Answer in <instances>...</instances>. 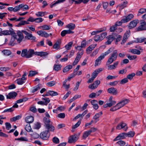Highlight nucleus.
I'll return each mask as SVG.
<instances>
[{
	"mask_svg": "<svg viewBox=\"0 0 146 146\" xmlns=\"http://www.w3.org/2000/svg\"><path fill=\"white\" fill-rule=\"evenodd\" d=\"M134 17L133 14H129L127 16L123 17L120 21L116 22L115 25L117 27V26H120L123 23H127L130 21Z\"/></svg>",
	"mask_w": 146,
	"mask_h": 146,
	"instance_id": "1",
	"label": "nucleus"
},
{
	"mask_svg": "<svg viewBox=\"0 0 146 146\" xmlns=\"http://www.w3.org/2000/svg\"><path fill=\"white\" fill-rule=\"evenodd\" d=\"M118 56L117 51V50H114L111 54L110 57L108 58L106 62V64L109 65L115 61L117 59Z\"/></svg>",
	"mask_w": 146,
	"mask_h": 146,
	"instance_id": "2",
	"label": "nucleus"
},
{
	"mask_svg": "<svg viewBox=\"0 0 146 146\" xmlns=\"http://www.w3.org/2000/svg\"><path fill=\"white\" fill-rule=\"evenodd\" d=\"M112 51V49L111 48H109L107 51L104 52L103 55H100L96 60L95 66H96L98 65V62L104 58L107 55L111 52Z\"/></svg>",
	"mask_w": 146,
	"mask_h": 146,
	"instance_id": "3",
	"label": "nucleus"
},
{
	"mask_svg": "<svg viewBox=\"0 0 146 146\" xmlns=\"http://www.w3.org/2000/svg\"><path fill=\"white\" fill-rule=\"evenodd\" d=\"M106 32L102 33L100 35H96L94 37V40L96 42L100 41L102 40L106 36Z\"/></svg>",
	"mask_w": 146,
	"mask_h": 146,
	"instance_id": "4",
	"label": "nucleus"
},
{
	"mask_svg": "<svg viewBox=\"0 0 146 146\" xmlns=\"http://www.w3.org/2000/svg\"><path fill=\"white\" fill-rule=\"evenodd\" d=\"M117 35L116 33H112V35H109L107 37L108 40L105 42V44L109 45L111 43V42L114 40L115 39Z\"/></svg>",
	"mask_w": 146,
	"mask_h": 146,
	"instance_id": "5",
	"label": "nucleus"
},
{
	"mask_svg": "<svg viewBox=\"0 0 146 146\" xmlns=\"http://www.w3.org/2000/svg\"><path fill=\"white\" fill-rule=\"evenodd\" d=\"M22 32L26 36H25V38L27 40H32L33 41H35L36 38L33 35L30 33H28L27 31L22 30Z\"/></svg>",
	"mask_w": 146,
	"mask_h": 146,
	"instance_id": "6",
	"label": "nucleus"
},
{
	"mask_svg": "<svg viewBox=\"0 0 146 146\" xmlns=\"http://www.w3.org/2000/svg\"><path fill=\"white\" fill-rule=\"evenodd\" d=\"M146 30V22L144 20L141 21L140 25L136 28L137 31H140Z\"/></svg>",
	"mask_w": 146,
	"mask_h": 146,
	"instance_id": "7",
	"label": "nucleus"
},
{
	"mask_svg": "<svg viewBox=\"0 0 146 146\" xmlns=\"http://www.w3.org/2000/svg\"><path fill=\"white\" fill-rule=\"evenodd\" d=\"M121 129H123L125 131H126L128 129L127 124L123 121H122L116 127L117 129L120 130Z\"/></svg>",
	"mask_w": 146,
	"mask_h": 146,
	"instance_id": "8",
	"label": "nucleus"
},
{
	"mask_svg": "<svg viewBox=\"0 0 146 146\" xmlns=\"http://www.w3.org/2000/svg\"><path fill=\"white\" fill-rule=\"evenodd\" d=\"M47 131H44L40 133V137L43 140H47L49 138L50 134Z\"/></svg>",
	"mask_w": 146,
	"mask_h": 146,
	"instance_id": "9",
	"label": "nucleus"
},
{
	"mask_svg": "<svg viewBox=\"0 0 146 146\" xmlns=\"http://www.w3.org/2000/svg\"><path fill=\"white\" fill-rule=\"evenodd\" d=\"M79 138L78 136L76 134L70 136L68 138V142L72 143L76 142Z\"/></svg>",
	"mask_w": 146,
	"mask_h": 146,
	"instance_id": "10",
	"label": "nucleus"
},
{
	"mask_svg": "<svg viewBox=\"0 0 146 146\" xmlns=\"http://www.w3.org/2000/svg\"><path fill=\"white\" fill-rule=\"evenodd\" d=\"M52 123H50L47 125H44V126L46 129L45 131H47L48 133L50 131H54V130L55 128Z\"/></svg>",
	"mask_w": 146,
	"mask_h": 146,
	"instance_id": "11",
	"label": "nucleus"
},
{
	"mask_svg": "<svg viewBox=\"0 0 146 146\" xmlns=\"http://www.w3.org/2000/svg\"><path fill=\"white\" fill-rule=\"evenodd\" d=\"M139 23V21L138 19H135L131 21L129 23V29H131L135 27Z\"/></svg>",
	"mask_w": 146,
	"mask_h": 146,
	"instance_id": "12",
	"label": "nucleus"
},
{
	"mask_svg": "<svg viewBox=\"0 0 146 146\" xmlns=\"http://www.w3.org/2000/svg\"><path fill=\"white\" fill-rule=\"evenodd\" d=\"M129 100L128 99L122 100L116 104L117 106L118 107V109H119L127 104L129 102Z\"/></svg>",
	"mask_w": 146,
	"mask_h": 146,
	"instance_id": "13",
	"label": "nucleus"
},
{
	"mask_svg": "<svg viewBox=\"0 0 146 146\" xmlns=\"http://www.w3.org/2000/svg\"><path fill=\"white\" fill-rule=\"evenodd\" d=\"M23 33L22 32V31H18L17 32V33L19 38H17V42L19 43L22 41L23 39L24 38V36L23 34Z\"/></svg>",
	"mask_w": 146,
	"mask_h": 146,
	"instance_id": "14",
	"label": "nucleus"
},
{
	"mask_svg": "<svg viewBox=\"0 0 146 146\" xmlns=\"http://www.w3.org/2000/svg\"><path fill=\"white\" fill-rule=\"evenodd\" d=\"M116 30H117L116 32L118 33H120L123 31V29L120 28H119L117 29V27L115 24L110 27V32H114Z\"/></svg>",
	"mask_w": 146,
	"mask_h": 146,
	"instance_id": "15",
	"label": "nucleus"
},
{
	"mask_svg": "<svg viewBox=\"0 0 146 146\" xmlns=\"http://www.w3.org/2000/svg\"><path fill=\"white\" fill-rule=\"evenodd\" d=\"M17 36L13 35L11 36V40L10 41V45L13 46L17 44Z\"/></svg>",
	"mask_w": 146,
	"mask_h": 146,
	"instance_id": "16",
	"label": "nucleus"
},
{
	"mask_svg": "<svg viewBox=\"0 0 146 146\" xmlns=\"http://www.w3.org/2000/svg\"><path fill=\"white\" fill-rule=\"evenodd\" d=\"M107 91L109 93L113 95H116L118 93L117 90L113 87L108 88Z\"/></svg>",
	"mask_w": 146,
	"mask_h": 146,
	"instance_id": "17",
	"label": "nucleus"
},
{
	"mask_svg": "<svg viewBox=\"0 0 146 146\" xmlns=\"http://www.w3.org/2000/svg\"><path fill=\"white\" fill-rule=\"evenodd\" d=\"M100 83V81L99 80H97L95 81L91 85L89 86L88 88L92 89H94L98 87V86Z\"/></svg>",
	"mask_w": 146,
	"mask_h": 146,
	"instance_id": "18",
	"label": "nucleus"
},
{
	"mask_svg": "<svg viewBox=\"0 0 146 146\" xmlns=\"http://www.w3.org/2000/svg\"><path fill=\"white\" fill-rule=\"evenodd\" d=\"M37 33L42 37L47 38L49 36V34L44 31H37Z\"/></svg>",
	"mask_w": 146,
	"mask_h": 146,
	"instance_id": "19",
	"label": "nucleus"
},
{
	"mask_svg": "<svg viewBox=\"0 0 146 146\" xmlns=\"http://www.w3.org/2000/svg\"><path fill=\"white\" fill-rule=\"evenodd\" d=\"M96 44H93L91 45L88 47L86 49V51L87 54H90L92 51L94 49V48L96 46Z\"/></svg>",
	"mask_w": 146,
	"mask_h": 146,
	"instance_id": "20",
	"label": "nucleus"
},
{
	"mask_svg": "<svg viewBox=\"0 0 146 146\" xmlns=\"http://www.w3.org/2000/svg\"><path fill=\"white\" fill-rule=\"evenodd\" d=\"M34 53V50L33 49H29L27 50V58H30L33 56Z\"/></svg>",
	"mask_w": 146,
	"mask_h": 146,
	"instance_id": "21",
	"label": "nucleus"
},
{
	"mask_svg": "<svg viewBox=\"0 0 146 146\" xmlns=\"http://www.w3.org/2000/svg\"><path fill=\"white\" fill-rule=\"evenodd\" d=\"M92 105L93 106V107L95 110H97L99 106L97 104L98 101L96 100H92L90 102Z\"/></svg>",
	"mask_w": 146,
	"mask_h": 146,
	"instance_id": "22",
	"label": "nucleus"
},
{
	"mask_svg": "<svg viewBox=\"0 0 146 146\" xmlns=\"http://www.w3.org/2000/svg\"><path fill=\"white\" fill-rule=\"evenodd\" d=\"M102 114V112L100 111L96 114L94 116L93 119H94L95 122L96 123L99 121V118Z\"/></svg>",
	"mask_w": 146,
	"mask_h": 146,
	"instance_id": "23",
	"label": "nucleus"
},
{
	"mask_svg": "<svg viewBox=\"0 0 146 146\" xmlns=\"http://www.w3.org/2000/svg\"><path fill=\"white\" fill-rule=\"evenodd\" d=\"M26 78H23L17 79L16 80L17 83L18 85H22L25 82L24 80H26Z\"/></svg>",
	"mask_w": 146,
	"mask_h": 146,
	"instance_id": "24",
	"label": "nucleus"
},
{
	"mask_svg": "<svg viewBox=\"0 0 146 146\" xmlns=\"http://www.w3.org/2000/svg\"><path fill=\"white\" fill-rule=\"evenodd\" d=\"M25 121L27 123H31L34 121V117L32 116H27L26 117Z\"/></svg>",
	"mask_w": 146,
	"mask_h": 146,
	"instance_id": "25",
	"label": "nucleus"
},
{
	"mask_svg": "<svg viewBox=\"0 0 146 146\" xmlns=\"http://www.w3.org/2000/svg\"><path fill=\"white\" fill-rule=\"evenodd\" d=\"M119 63L118 61H116L115 62L113 65H110L108 66V69L113 70L115 69Z\"/></svg>",
	"mask_w": 146,
	"mask_h": 146,
	"instance_id": "26",
	"label": "nucleus"
},
{
	"mask_svg": "<svg viewBox=\"0 0 146 146\" xmlns=\"http://www.w3.org/2000/svg\"><path fill=\"white\" fill-rule=\"evenodd\" d=\"M43 121L44 124V125H46L50 123H52L50 119L46 117H44L43 119Z\"/></svg>",
	"mask_w": 146,
	"mask_h": 146,
	"instance_id": "27",
	"label": "nucleus"
},
{
	"mask_svg": "<svg viewBox=\"0 0 146 146\" xmlns=\"http://www.w3.org/2000/svg\"><path fill=\"white\" fill-rule=\"evenodd\" d=\"M66 27L72 30L74 29L75 27V25L73 23H70L66 26Z\"/></svg>",
	"mask_w": 146,
	"mask_h": 146,
	"instance_id": "28",
	"label": "nucleus"
},
{
	"mask_svg": "<svg viewBox=\"0 0 146 146\" xmlns=\"http://www.w3.org/2000/svg\"><path fill=\"white\" fill-rule=\"evenodd\" d=\"M17 94L15 92H10V99L15 98L17 96Z\"/></svg>",
	"mask_w": 146,
	"mask_h": 146,
	"instance_id": "29",
	"label": "nucleus"
},
{
	"mask_svg": "<svg viewBox=\"0 0 146 146\" xmlns=\"http://www.w3.org/2000/svg\"><path fill=\"white\" fill-rule=\"evenodd\" d=\"M125 138L124 137L123 133H120L117 136L115 139L113 141H115L119 140L120 139H123Z\"/></svg>",
	"mask_w": 146,
	"mask_h": 146,
	"instance_id": "30",
	"label": "nucleus"
},
{
	"mask_svg": "<svg viewBox=\"0 0 146 146\" xmlns=\"http://www.w3.org/2000/svg\"><path fill=\"white\" fill-rule=\"evenodd\" d=\"M21 117V115H18L16 117H14L11 118L10 120L11 122H14L17 120L20 119Z\"/></svg>",
	"mask_w": 146,
	"mask_h": 146,
	"instance_id": "31",
	"label": "nucleus"
},
{
	"mask_svg": "<svg viewBox=\"0 0 146 146\" xmlns=\"http://www.w3.org/2000/svg\"><path fill=\"white\" fill-rule=\"evenodd\" d=\"M72 66L71 65H68L65 67L63 69V71L64 72H68L69 70L72 68Z\"/></svg>",
	"mask_w": 146,
	"mask_h": 146,
	"instance_id": "32",
	"label": "nucleus"
},
{
	"mask_svg": "<svg viewBox=\"0 0 146 146\" xmlns=\"http://www.w3.org/2000/svg\"><path fill=\"white\" fill-rule=\"evenodd\" d=\"M127 3V2L126 1H125L123 3L120 4L118 5L120 7V9H123L124 8L126 7V5Z\"/></svg>",
	"mask_w": 146,
	"mask_h": 146,
	"instance_id": "33",
	"label": "nucleus"
},
{
	"mask_svg": "<svg viewBox=\"0 0 146 146\" xmlns=\"http://www.w3.org/2000/svg\"><path fill=\"white\" fill-rule=\"evenodd\" d=\"M130 52L133 54H140L141 53L140 51L136 49H131L130 50Z\"/></svg>",
	"mask_w": 146,
	"mask_h": 146,
	"instance_id": "34",
	"label": "nucleus"
},
{
	"mask_svg": "<svg viewBox=\"0 0 146 146\" xmlns=\"http://www.w3.org/2000/svg\"><path fill=\"white\" fill-rule=\"evenodd\" d=\"M40 88L38 85L33 87L31 90V92L33 93L40 89Z\"/></svg>",
	"mask_w": 146,
	"mask_h": 146,
	"instance_id": "35",
	"label": "nucleus"
},
{
	"mask_svg": "<svg viewBox=\"0 0 146 146\" xmlns=\"http://www.w3.org/2000/svg\"><path fill=\"white\" fill-rule=\"evenodd\" d=\"M27 49H23L22 50V53L21 54V56L22 57L25 56L26 58L27 55Z\"/></svg>",
	"mask_w": 146,
	"mask_h": 146,
	"instance_id": "36",
	"label": "nucleus"
},
{
	"mask_svg": "<svg viewBox=\"0 0 146 146\" xmlns=\"http://www.w3.org/2000/svg\"><path fill=\"white\" fill-rule=\"evenodd\" d=\"M73 44V42H70L68 43L65 46V48L67 50H69L71 48Z\"/></svg>",
	"mask_w": 146,
	"mask_h": 146,
	"instance_id": "37",
	"label": "nucleus"
},
{
	"mask_svg": "<svg viewBox=\"0 0 146 146\" xmlns=\"http://www.w3.org/2000/svg\"><path fill=\"white\" fill-rule=\"evenodd\" d=\"M48 93L49 94L50 96H57L58 95V94L57 92L49 90Z\"/></svg>",
	"mask_w": 146,
	"mask_h": 146,
	"instance_id": "38",
	"label": "nucleus"
},
{
	"mask_svg": "<svg viewBox=\"0 0 146 146\" xmlns=\"http://www.w3.org/2000/svg\"><path fill=\"white\" fill-rule=\"evenodd\" d=\"M145 12H146V9L141 8L139 10L137 15L138 16L140 15L141 14H143Z\"/></svg>",
	"mask_w": 146,
	"mask_h": 146,
	"instance_id": "39",
	"label": "nucleus"
},
{
	"mask_svg": "<svg viewBox=\"0 0 146 146\" xmlns=\"http://www.w3.org/2000/svg\"><path fill=\"white\" fill-rule=\"evenodd\" d=\"M54 70L58 71L61 69V66L60 65L54 64L53 68Z\"/></svg>",
	"mask_w": 146,
	"mask_h": 146,
	"instance_id": "40",
	"label": "nucleus"
},
{
	"mask_svg": "<svg viewBox=\"0 0 146 146\" xmlns=\"http://www.w3.org/2000/svg\"><path fill=\"white\" fill-rule=\"evenodd\" d=\"M42 100H44V102L45 104V105L46 106L50 101L49 98H42Z\"/></svg>",
	"mask_w": 146,
	"mask_h": 146,
	"instance_id": "41",
	"label": "nucleus"
},
{
	"mask_svg": "<svg viewBox=\"0 0 146 146\" xmlns=\"http://www.w3.org/2000/svg\"><path fill=\"white\" fill-rule=\"evenodd\" d=\"M60 44V41L59 40H58L56 42L55 44H54L53 48H59Z\"/></svg>",
	"mask_w": 146,
	"mask_h": 146,
	"instance_id": "42",
	"label": "nucleus"
},
{
	"mask_svg": "<svg viewBox=\"0 0 146 146\" xmlns=\"http://www.w3.org/2000/svg\"><path fill=\"white\" fill-rule=\"evenodd\" d=\"M50 26H48L47 25H43L40 27V28H42L43 30H48L50 29Z\"/></svg>",
	"mask_w": 146,
	"mask_h": 146,
	"instance_id": "43",
	"label": "nucleus"
},
{
	"mask_svg": "<svg viewBox=\"0 0 146 146\" xmlns=\"http://www.w3.org/2000/svg\"><path fill=\"white\" fill-rule=\"evenodd\" d=\"M38 72L35 71L31 70L30 71L29 76H33L37 74Z\"/></svg>",
	"mask_w": 146,
	"mask_h": 146,
	"instance_id": "44",
	"label": "nucleus"
},
{
	"mask_svg": "<svg viewBox=\"0 0 146 146\" xmlns=\"http://www.w3.org/2000/svg\"><path fill=\"white\" fill-rule=\"evenodd\" d=\"M25 129L27 132H30L31 131V128L30 126V124H27L25 127Z\"/></svg>",
	"mask_w": 146,
	"mask_h": 146,
	"instance_id": "45",
	"label": "nucleus"
},
{
	"mask_svg": "<svg viewBox=\"0 0 146 146\" xmlns=\"http://www.w3.org/2000/svg\"><path fill=\"white\" fill-rule=\"evenodd\" d=\"M135 73H133L130 74L128 75L127 77V79L130 80H131L133 77L135 76Z\"/></svg>",
	"mask_w": 146,
	"mask_h": 146,
	"instance_id": "46",
	"label": "nucleus"
},
{
	"mask_svg": "<svg viewBox=\"0 0 146 146\" xmlns=\"http://www.w3.org/2000/svg\"><path fill=\"white\" fill-rule=\"evenodd\" d=\"M52 141L54 143L56 144H58L59 143V139L56 137H55L53 138Z\"/></svg>",
	"mask_w": 146,
	"mask_h": 146,
	"instance_id": "47",
	"label": "nucleus"
},
{
	"mask_svg": "<svg viewBox=\"0 0 146 146\" xmlns=\"http://www.w3.org/2000/svg\"><path fill=\"white\" fill-rule=\"evenodd\" d=\"M23 5L22 4H20L18 6H15L14 8V12H16L19 11L22 7Z\"/></svg>",
	"mask_w": 146,
	"mask_h": 146,
	"instance_id": "48",
	"label": "nucleus"
},
{
	"mask_svg": "<svg viewBox=\"0 0 146 146\" xmlns=\"http://www.w3.org/2000/svg\"><path fill=\"white\" fill-rule=\"evenodd\" d=\"M90 134V133L89 132L88 130L85 131L83 135V137L84 139L86 138Z\"/></svg>",
	"mask_w": 146,
	"mask_h": 146,
	"instance_id": "49",
	"label": "nucleus"
},
{
	"mask_svg": "<svg viewBox=\"0 0 146 146\" xmlns=\"http://www.w3.org/2000/svg\"><path fill=\"white\" fill-rule=\"evenodd\" d=\"M81 123V120H80L78 121L74 126L72 127V129H75V128L78 127L80 125Z\"/></svg>",
	"mask_w": 146,
	"mask_h": 146,
	"instance_id": "50",
	"label": "nucleus"
},
{
	"mask_svg": "<svg viewBox=\"0 0 146 146\" xmlns=\"http://www.w3.org/2000/svg\"><path fill=\"white\" fill-rule=\"evenodd\" d=\"M15 140L21 141H27L28 140L27 138L24 137H21L19 138H16Z\"/></svg>",
	"mask_w": 146,
	"mask_h": 146,
	"instance_id": "51",
	"label": "nucleus"
},
{
	"mask_svg": "<svg viewBox=\"0 0 146 146\" xmlns=\"http://www.w3.org/2000/svg\"><path fill=\"white\" fill-rule=\"evenodd\" d=\"M2 52L5 56L9 55V50H3Z\"/></svg>",
	"mask_w": 146,
	"mask_h": 146,
	"instance_id": "52",
	"label": "nucleus"
},
{
	"mask_svg": "<svg viewBox=\"0 0 146 146\" xmlns=\"http://www.w3.org/2000/svg\"><path fill=\"white\" fill-rule=\"evenodd\" d=\"M57 117L59 118L63 119L65 117V114L64 113H60L57 115Z\"/></svg>",
	"mask_w": 146,
	"mask_h": 146,
	"instance_id": "53",
	"label": "nucleus"
},
{
	"mask_svg": "<svg viewBox=\"0 0 146 146\" xmlns=\"http://www.w3.org/2000/svg\"><path fill=\"white\" fill-rule=\"evenodd\" d=\"M128 80L127 78H125L122 79L120 81L121 84H124L128 82Z\"/></svg>",
	"mask_w": 146,
	"mask_h": 146,
	"instance_id": "54",
	"label": "nucleus"
},
{
	"mask_svg": "<svg viewBox=\"0 0 146 146\" xmlns=\"http://www.w3.org/2000/svg\"><path fill=\"white\" fill-rule=\"evenodd\" d=\"M117 143L118 144L121 146H123L125 144V142L123 141H119L117 142Z\"/></svg>",
	"mask_w": 146,
	"mask_h": 146,
	"instance_id": "55",
	"label": "nucleus"
},
{
	"mask_svg": "<svg viewBox=\"0 0 146 146\" xmlns=\"http://www.w3.org/2000/svg\"><path fill=\"white\" fill-rule=\"evenodd\" d=\"M35 20L36 23H40L43 21V19L42 18L39 17L35 19Z\"/></svg>",
	"mask_w": 146,
	"mask_h": 146,
	"instance_id": "56",
	"label": "nucleus"
},
{
	"mask_svg": "<svg viewBox=\"0 0 146 146\" xmlns=\"http://www.w3.org/2000/svg\"><path fill=\"white\" fill-rule=\"evenodd\" d=\"M80 82H78L76 83L75 87L74 88L73 90L74 91L77 90L79 87V86L80 84Z\"/></svg>",
	"mask_w": 146,
	"mask_h": 146,
	"instance_id": "57",
	"label": "nucleus"
},
{
	"mask_svg": "<svg viewBox=\"0 0 146 146\" xmlns=\"http://www.w3.org/2000/svg\"><path fill=\"white\" fill-rule=\"evenodd\" d=\"M10 35L11 34V36L13 35L17 36L16 33L12 28H10Z\"/></svg>",
	"mask_w": 146,
	"mask_h": 146,
	"instance_id": "58",
	"label": "nucleus"
},
{
	"mask_svg": "<svg viewBox=\"0 0 146 146\" xmlns=\"http://www.w3.org/2000/svg\"><path fill=\"white\" fill-rule=\"evenodd\" d=\"M146 39V38H137V42L139 43H141L144 41H145Z\"/></svg>",
	"mask_w": 146,
	"mask_h": 146,
	"instance_id": "59",
	"label": "nucleus"
},
{
	"mask_svg": "<svg viewBox=\"0 0 146 146\" xmlns=\"http://www.w3.org/2000/svg\"><path fill=\"white\" fill-rule=\"evenodd\" d=\"M41 127L40 123L38 122L35 124L34 126V128L35 129H38Z\"/></svg>",
	"mask_w": 146,
	"mask_h": 146,
	"instance_id": "60",
	"label": "nucleus"
},
{
	"mask_svg": "<svg viewBox=\"0 0 146 146\" xmlns=\"http://www.w3.org/2000/svg\"><path fill=\"white\" fill-rule=\"evenodd\" d=\"M22 4L23 6L21 9L22 10L25 11V10H27L29 9V6L27 5H24L23 4Z\"/></svg>",
	"mask_w": 146,
	"mask_h": 146,
	"instance_id": "61",
	"label": "nucleus"
},
{
	"mask_svg": "<svg viewBox=\"0 0 146 146\" xmlns=\"http://www.w3.org/2000/svg\"><path fill=\"white\" fill-rule=\"evenodd\" d=\"M99 49H96L91 54V56H93L96 55L98 53L99 51Z\"/></svg>",
	"mask_w": 146,
	"mask_h": 146,
	"instance_id": "62",
	"label": "nucleus"
},
{
	"mask_svg": "<svg viewBox=\"0 0 146 146\" xmlns=\"http://www.w3.org/2000/svg\"><path fill=\"white\" fill-rule=\"evenodd\" d=\"M127 57L130 60H132L135 59L137 58V56L135 55H128Z\"/></svg>",
	"mask_w": 146,
	"mask_h": 146,
	"instance_id": "63",
	"label": "nucleus"
},
{
	"mask_svg": "<svg viewBox=\"0 0 146 146\" xmlns=\"http://www.w3.org/2000/svg\"><path fill=\"white\" fill-rule=\"evenodd\" d=\"M56 84V82L55 81H51L48 82L47 83V85L48 86H52Z\"/></svg>",
	"mask_w": 146,
	"mask_h": 146,
	"instance_id": "64",
	"label": "nucleus"
}]
</instances>
